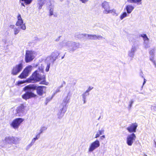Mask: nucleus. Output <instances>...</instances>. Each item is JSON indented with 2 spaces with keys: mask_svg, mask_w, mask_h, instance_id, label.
<instances>
[{
  "mask_svg": "<svg viewBox=\"0 0 156 156\" xmlns=\"http://www.w3.org/2000/svg\"><path fill=\"white\" fill-rule=\"evenodd\" d=\"M45 79V76H41V75L40 74L39 71L36 70L33 73L31 76L27 80V81L28 83H33L43 80L41 82L40 84L47 85Z\"/></svg>",
  "mask_w": 156,
  "mask_h": 156,
  "instance_id": "f257e3e1",
  "label": "nucleus"
},
{
  "mask_svg": "<svg viewBox=\"0 0 156 156\" xmlns=\"http://www.w3.org/2000/svg\"><path fill=\"white\" fill-rule=\"evenodd\" d=\"M36 87L34 85H28L23 88V90L26 93L22 95V98L27 100L31 98H35L37 95L33 92V91L36 89Z\"/></svg>",
  "mask_w": 156,
  "mask_h": 156,
  "instance_id": "f03ea898",
  "label": "nucleus"
},
{
  "mask_svg": "<svg viewBox=\"0 0 156 156\" xmlns=\"http://www.w3.org/2000/svg\"><path fill=\"white\" fill-rule=\"evenodd\" d=\"M17 21L16 25L18 27H20V28L21 30H25L26 29V26L25 23H24L22 19L21 15L19 13L17 16Z\"/></svg>",
  "mask_w": 156,
  "mask_h": 156,
  "instance_id": "7ed1b4c3",
  "label": "nucleus"
},
{
  "mask_svg": "<svg viewBox=\"0 0 156 156\" xmlns=\"http://www.w3.org/2000/svg\"><path fill=\"white\" fill-rule=\"evenodd\" d=\"M5 144L4 145L6 147H8V144H17L19 143V139L13 137H7L5 140Z\"/></svg>",
  "mask_w": 156,
  "mask_h": 156,
  "instance_id": "20e7f679",
  "label": "nucleus"
},
{
  "mask_svg": "<svg viewBox=\"0 0 156 156\" xmlns=\"http://www.w3.org/2000/svg\"><path fill=\"white\" fill-rule=\"evenodd\" d=\"M24 120V119L21 118L16 119L10 124V126L15 129H17Z\"/></svg>",
  "mask_w": 156,
  "mask_h": 156,
  "instance_id": "39448f33",
  "label": "nucleus"
},
{
  "mask_svg": "<svg viewBox=\"0 0 156 156\" xmlns=\"http://www.w3.org/2000/svg\"><path fill=\"white\" fill-rule=\"evenodd\" d=\"M100 146V143L99 141L97 140H96L90 144L88 148V152L90 153L93 152Z\"/></svg>",
  "mask_w": 156,
  "mask_h": 156,
  "instance_id": "423d86ee",
  "label": "nucleus"
},
{
  "mask_svg": "<svg viewBox=\"0 0 156 156\" xmlns=\"http://www.w3.org/2000/svg\"><path fill=\"white\" fill-rule=\"evenodd\" d=\"M136 136L134 133L128 135L126 138V143L129 146H131L135 140Z\"/></svg>",
  "mask_w": 156,
  "mask_h": 156,
  "instance_id": "0eeeda50",
  "label": "nucleus"
},
{
  "mask_svg": "<svg viewBox=\"0 0 156 156\" xmlns=\"http://www.w3.org/2000/svg\"><path fill=\"white\" fill-rule=\"evenodd\" d=\"M67 109V108L66 105L61 104L60 105L59 112L57 114V116L59 119H61L63 117Z\"/></svg>",
  "mask_w": 156,
  "mask_h": 156,
  "instance_id": "6e6552de",
  "label": "nucleus"
},
{
  "mask_svg": "<svg viewBox=\"0 0 156 156\" xmlns=\"http://www.w3.org/2000/svg\"><path fill=\"white\" fill-rule=\"evenodd\" d=\"M35 52L34 51H27L26 52L25 60L26 62H28L33 60L34 58Z\"/></svg>",
  "mask_w": 156,
  "mask_h": 156,
  "instance_id": "1a4fd4ad",
  "label": "nucleus"
},
{
  "mask_svg": "<svg viewBox=\"0 0 156 156\" xmlns=\"http://www.w3.org/2000/svg\"><path fill=\"white\" fill-rule=\"evenodd\" d=\"M59 55V54L58 52L55 51L52 52L50 56L47 58L45 61L50 62L53 63L56 60Z\"/></svg>",
  "mask_w": 156,
  "mask_h": 156,
  "instance_id": "9d476101",
  "label": "nucleus"
},
{
  "mask_svg": "<svg viewBox=\"0 0 156 156\" xmlns=\"http://www.w3.org/2000/svg\"><path fill=\"white\" fill-rule=\"evenodd\" d=\"M140 36L143 38V46L145 49H147L150 47V39L147 37L146 34H143L140 35Z\"/></svg>",
  "mask_w": 156,
  "mask_h": 156,
  "instance_id": "9b49d317",
  "label": "nucleus"
},
{
  "mask_svg": "<svg viewBox=\"0 0 156 156\" xmlns=\"http://www.w3.org/2000/svg\"><path fill=\"white\" fill-rule=\"evenodd\" d=\"M23 65L22 63H20L13 67L12 71V74L14 75H16L20 73L23 69Z\"/></svg>",
  "mask_w": 156,
  "mask_h": 156,
  "instance_id": "f8f14e48",
  "label": "nucleus"
},
{
  "mask_svg": "<svg viewBox=\"0 0 156 156\" xmlns=\"http://www.w3.org/2000/svg\"><path fill=\"white\" fill-rule=\"evenodd\" d=\"M101 6L104 9L103 11V13L107 14L108 12L110 9L109 3L106 1H104L102 3Z\"/></svg>",
  "mask_w": 156,
  "mask_h": 156,
  "instance_id": "ddd939ff",
  "label": "nucleus"
},
{
  "mask_svg": "<svg viewBox=\"0 0 156 156\" xmlns=\"http://www.w3.org/2000/svg\"><path fill=\"white\" fill-rule=\"evenodd\" d=\"M71 44V41H68L65 40L60 42L59 45L62 48H64L69 49V48L70 47Z\"/></svg>",
  "mask_w": 156,
  "mask_h": 156,
  "instance_id": "4468645a",
  "label": "nucleus"
},
{
  "mask_svg": "<svg viewBox=\"0 0 156 156\" xmlns=\"http://www.w3.org/2000/svg\"><path fill=\"white\" fill-rule=\"evenodd\" d=\"M46 87L44 86L38 87L36 90L37 94L40 96H42L46 93Z\"/></svg>",
  "mask_w": 156,
  "mask_h": 156,
  "instance_id": "2eb2a0df",
  "label": "nucleus"
},
{
  "mask_svg": "<svg viewBox=\"0 0 156 156\" xmlns=\"http://www.w3.org/2000/svg\"><path fill=\"white\" fill-rule=\"evenodd\" d=\"M137 126L138 125L136 123H132L127 128V129L129 133H135Z\"/></svg>",
  "mask_w": 156,
  "mask_h": 156,
  "instance_id": "dca6fc26",
  "label": "nucleus"
},
{
  "mask_svg": "<svg viewBox=\"0 0 156 156\" xmlns=\"http://www.w3.org/2000/svg\"><path fill=\"white\" fill-rule=\"evenodd\" d=\"M80 46V44L78 43L71 42L70 47L69 48L70 52H73L76 49L78 48Z\"/></svg>",
  "mask_w": 156,
  "mask_h": 156,
  "instance_id": "f3484780",
  "label": "nucleus"
},
{
  "mask_svg": "<svg viewBox=\"0 0 156 156\" xmlns=\"http://www.w3.org/2000/svg\"><path fill=\"white\" fill-rule=\"evenodd\" d=\"M25 107H26L23 105H21L17 108L16 109V112L17 113L19 114V115L24 112Z\"/></svg>",
  "mask_w": 156,
  "mask_h": 156,
  "instance_id": "a211bd4d",
  "label": "nucleus"
},
{
  "mask_svg": "<svg viewBox=\"0 0 156 156\" xmlns=\"http://www.w3.org/2000/svg\"><path fill=\"white\" fill-rule=\"evenodd\" d=\"M83 37H85L89 39L96 40V35H89L87 34H82L80 35Z\"/></svg>",
  "mask_w": 156,
  "mask_h": 156,
  "instance_id": "6ab92c4d",
  "label": "nucleus"
},
{
  "mask_svg": "<svg viewBox=\"0 0 156 156\" xmlns=\"http://www.w3.org/2000/svg\"><path fill=\"white\" fill-rule=\"evenodd\" d=\"M134 9V6L131 5H128L126 7V9L128 14L130 13Z\"/></svg>",
  "mask_w": 156,
  "mask_h": 156,
  "instance_id": "aec40b11",
  "label": "nucleus"
},
{
  "mask_svg": "<svg viewBox=\"0 0 156 156\" xmlns=\"http://www.w3.org/2000/svg\"><path fill=\"white\" fill-rule=\"evenodd\" d=\"M111 13L112 15L115 16H118L119 15V13L115 9H110L107 13V14Z\"/></svg>",
  "mask_w": 156,
  "mask_h": 156,
  "instance_id": "412c9836",
  "label": "nucleus"
},
{
  "mask_svg": "<svg viewBox=\"0 0 156 156\" xmlns=\"http://www.w3.org/2000/svg\"><path fill=\"white\" fill-rule=\"evenodd\" d=\"M33 0H20V2L21 4V5L24 7H25V4L23 2H24L26 5L30 4L32 2Z\"/></svg>",
  "mask_w": 156,
  "mask_h": 156,
  "instance_id": "4be33fe9",
  "label": "nucleus"
},
{
  "mask_svg": "<svg viewBox=\"0 0 156 156\" xmlns=\"http://www.w3.org/2000/svg\"><path fill=\"white\" fill-rule=\"evenodd\" d=\"M29 74L24 69L22 73L18 76L21 79L26 78L28 76Z\"/></svg>",
  "mask_w": 156,
  "mask_h": 156,
  "instance_id": "5701e85b",
  "label": "nucleus"
},
{
  "mask_svg": "<svg viewBox=\"0 0 156 156\" xmlns=\"http://www.w3.org/2000/svg\"><path fill=\"white\" fill-rule=\"evenodd\" d=\"M70 99V96L69 95V93H68L66 96L64 98L63 100V103L62 104L66 105L68 103Z\"/></svg>",
  "mask_w": 156,
  "mask_h": 156,
  "instance_id": "b1692460",
  "label": "nucleus"
},
{
  "mask_svg": "<svg viewBox=\"0 0 156 156\" xmlns=\"http://www.w3.org/2000/svg\"><path fill=\"white\" fill-rule=\"evenodd\" d=\"M127 1L132 3H137V4H141L142 0H127Z\"/></svg>",
  "mask_w": 156,
  "mask_h": 156,
  "instance_id": "393cba45",
  "label": "nucleus"
},
{
  "mask_svg": "<svg viewBox=\"0 0 156 156\" xmlns=\"http://www.w3.org/2000/svg\"><path fill=\"white\" fill-rule=\"evenodd\" d=\"M44 65V62H42L39 64L38 69L40 71H41V73L43 72Z\"/></svg>",
  "mask_w": 156,
  "mask_h": 156,
  "instance_id": "a878e982",
  "label": "nucleus"
},
{
  "mask_svg": "<svg viewBox=\"0 0 156 156\" xmlns=\"http://www.w3.org/2000/svg\"><path fill=\"white\" fill-rule=\"evenodd\" d=\"M89 93H87L85 91L82 95L83 100V104H85L86 103V97L89 95Z\"/></svg>",
  "mask_w": 156,
  "mask_h": 156,
  "instance_id": "bb28decb",
  "label": "nucleus"
},
{
  "mask_svg": "<svg viewBox=\"0 0 156 156\" xmlns=\"http://www.w3.org/2000/svg\"><path fill=\"white\" fill-rule=\"evenodd\" d=\"M154 55H150L149 58L150 60L153 63L154 67L156 68V62L154 58Z\"/></svg>",
  "mask_w": 156,
  "mask_h": 156,
  "instance_id": "cd10ccee",
  "label": "nucleus"
},
{
  "mask_svg": "<svg viewBox=\"0 0 156 156\" xmlns=\"http://www.w3.org/2000/svg\"><path fill=\"white\" fill-rule=\"evenodd\" d=\"M128 16L127 13L126 12H123L120 16L119 18L121 20H122L124 18H126Z\"/></svg>",
  "mask_w": 156,
  "mask_h": 156,
  "instance_id": "c85d7f7f",
  "label": "nucleus"
},
{
  "mask_svg": "<svg viewBox=\"0 0 156 156\" xmlns=\"http://www.w3.org/2000/svg\"><path fill=\"white\" fill-rule=\"evenodd\" d=\"M20 30H21V29L20 28V27H19L18 28L16 27L14 28L13 29L14 34V35H17L20 32Z\"/></svg>",
  "mask_w": 156,
  "mask_h": 156,
  "instance_id": "c756f323",
  "label": "nucleus"
},
{
  "mask_svg": "<svg viewBox=\"0 0 156 156\" xmlns=\"http://www.w3.org/2000/svg\"><path fill=\"white\" fill-rule=\"evenodd\" d=\"M40 134H37L36 135L35 137L34 138L31 140V144L33 145L36 140H38L40 137Z\"/></svg>",
  "mask_w": 156,
  "mask_h": 156,
  "instance_id": "7c9ffc66",
  "label": "nucleus"
},
{
  "mask_svg": "<svg viewBox=\"0 0 156 156\" xmlns=\"http://www.w3.org/2000/svg\"><path fill=\"white\" fill-rule=\"evenodd\" d=\"M33 67L31 66H29L27 67L24 70L26 71L28 74L32 70Z\"/></svg>",
  "mask_w": 156,
  "mask_h": 156,
  "instance_id": "2f4dec72",
  "label": "nucleus"
},
{
  "mask_svg": "<svg viewBox=\"0 0 156 156\" xmlns=\"http://www.w3.org/2000/svg\"><path fill=\"white\" fill-rule=\"evenodd\" d=\"M44 4V2L42 0H40L38 2V4L39 5L38 9H41L42 7V6Z\"/></svg>",
  "mask_w": 156,
  "mask_h": 156,
  "instance_id": "473e14b6",
  "label": "nucleus"
},
{
  "mask_svg": "<svg viewBox=\"0 0 156 156\" xmlns=\"http://www.w3.org/2000/svg\"><path fill=\"white\" fill-rule=\"evenodd\" d=\"M53 10L54 9L53 8H50L49 11V16H51L53 15L54 17H56V15H54L53 13Z\"/></svg>",
  "mask_w": 156,
  "mask_h": 156,
  "instance_id": "72a5a7b5",
  "label": "nucleus"
},
{
  "mask_svg": "<svg viewBox=\"0 0 156 156\" xmlns=\"http://www.w3.org/2000/svg\"><path fill=\"white\" fill-rule=\"evenodd\" d=\"M47 129V128L45 126H43L41 127L40 130V132L38 134H39L40 135L41 133H42L43 131L46 130Z\"/></svg>",
  "mask_w": 156,
  "mask_h": 156,
  "instance_id": "f704fd0d",
  "label": "nucleus"
},
{
  "mask_svg": "<svg viewBox=\"0 0 156 156\" xmlns=\"http://www.w3.org/2000/svg\"><path fill=\"white\" fill-rule=\"evenodd\" d=\"M48 62L47 63V66L45 69V71L48 72L49 71V69L50 67V66L51 65V62Z\"/></svg>",
  "mask_w": 156,
  "mask_h": 156,
  "instance_id": "c9c22d12",
  "label": "nucleus"
},
{
  "mask_svg": "<svg viewBox=\"0 0 156 156\" xmlns=\"http://www.w3.org/2000/svg\"><path fill=\"white\" fill-rule=\"evenodd\" d=\"M154 53H155L154 48L151 49L149 51V53L150 55H154Z\"/></svg>",
  "mask_w": 156,
  "mask_h": 156,
  "instance_id": "e433bc0d",
  "label": "nucleus"
},
{
  "mask_svg": "<svg viewBox=\"0 0 156 156\" xmlns=\"http://www.w3.org/2000/svg\"><path fill=\"white\" fill-rule=\"evenodd\" d=\"M134 55V53L133 52L129 50L128 51V55L132 58H133Z\"/></svg>",
  "mask_w": 156,
  "mask_h": 156,
  "instance_id": "4c0bfd02",
  "label": "nucleus"
},
{
  "mask_svg": "<svg viewBox=\"0 0 156 156\" xmlns=\"http://www.w3.org/2000/svg\"><path fill=\"white\" fill-rule=\"evenodd\" d=\"M134 102V101L133 100H131L129 102V104L128 106V108L129 109H130L132 106V105Z\"/></svg>",
  "mask_w": 156,
  "mask_h": 156,
  "instance_id": "58836bf2",
  "label": "nucleus"
},
{
  "mask_svg": "<svg viewBox=\"0 0 156 156\" xmlns=\"http://www.w3.org/2000/svg\"><path fill=\"white\" fill-rule=\"evenodd\" d=\"M135 53L136 50V48L135 46H133L130 50Z\"/></svg>",
  "mask_w": 156,
  "mask_h": 156,
  "instance_id": "ea45409f",
  "label": "nucleus"
},
{
  "mask_svg": "<svg viewBox=\"0 0 156 156\" xmlns=\"http://www.w3.org/2000/svg\"><path fill=\"white\" fill-rule=\"evenodd\" d=\"M103 38V37L102 36L99 35H96V40L97 39H98V40H100L102 39Z\"/></svg>",
  "mask_w": 156,
  "mask_h": 156,
  "instance_id": "a19ab883",
  "label": "nucleus"
},
{
  "mask_svg": "<svg viewBox=\"0 0 156 156\" xmlns=\"http://www.w3.org/2000/svg\"><path fill=\"white\" fill-rule=\"evenodd\" d=\"M100 135L104 134V129H101L100 130H99L98 132Z\"/></svg>",
  "mask_w": 156,
  "mask_h": 156,
  "instance_id": "79ce46f5",
  "label": "nucleus"
},
{
  "mask_svg": "<svg viewBox=\"0 0 156 156\" xmlns=\"http://www.w3.org/2000/svg\"><path fill=\"white\" fill-rule=\"evenodd\" d=\"M26 82H27V80H26L25 81H19L18 82V85H20V84H21L23 83Z\"/></svg>",
  "mask_w": 156,
  "mask_h": 156,
  "instance_id": "37998d69",
  "label": "nucleus"
},
{
  "mask_svg": "<svg viewBox=\"0 0 156 156\" xmlns=\"http://www.w3.org/2000/svg\"><path fill=\"white\" fill-rule=\"evenodd\" d=\"M33 145L31 143L29 145H28L26 148V149L27 150H28Z\"/></svg>",
  "mask_w": 156,
  "mask_h": 156,
  "instance_id": "c03bdc74",
  "label": "nucleus"
},
{
  "mask_svg": "<svg viewBox=\"0 0 156 156\" xmlns=\"http://www.w3.org/2000/svg\"><path fill=\"white\" fill-rule=\"evenodd\" d=\"M93 87H89L88 89L86 90V92L87 93H89V92L93 89Z\"/></svg>",
  "mask_w": 156,
  "mask_h": 156,
  "instance_id": "a18cd8bd",
  "label": "nucleus"
},
{
  "mask_svg": "<svg viewBox=\"0 0 156 156\" xmlns=\"http://www.w3.org/2000/svg\"><path fill=\"white\" fill-rule=\"evenodd\" d=\"M151 109L152 110L156 111V106H152L151 107Z\"/></svg>",
  "mask_w": 156,
  "mask_h": 156,
  "instance_id": "49530a36",
  "label": "nucleus"
},
{
  "mask_svg": "<svg viewBox=\"0 0 156 156\" xmlns=\"http://www.w3.org/2000/svg\"><path fill=\"white\" fill-rule=\"evenodd\" d=\"M82 3L85 4L87 3L88 1V0H79Z\"/></svg>",
  "mask_w": 156,
  "mask_h": 156,
  "instance_id": "de8ad7c7",
  "label": "nucleus"
},
{
  "mask_svg": "<svg viewBox=\"0 0 156 156\" xmlns=\"http://www.w3.org/2000/svg\"><path fill=\"white\" fill-rule=\"evenodd\" d=\"M100 134L98 132L95 135V138H97L99 136H100Z\"/></svg>",
  "mask_w": 156,
  "mask_h": 156,
  "instance_id": "09e8293b",
  "label": "nucleus"
},
{
  "mask_svg": "<svg viewBox=\"0 0 156 156\" xmlns=\"http://www.w3.org/2000/svg\"><path fill=\"white\" fill-rule=\"evenodd\" d=\"M9 27L11 28V29H14V28H15L16 27H15V25H10L9 26Z\"/></svg>",
  "mask_w": 156,
  "mask_h": 156,
  "instance_id": "8fccbe9b",
  "label": "nucleus"
},
{
  "mask_svg": "<svg viewBox=\"0 0 156 156\" xmlns=\"http://www.w3.org/2000/svg\"><path fill=\"white\" fill-rule=\"evenodd\" d=\"M146 81H147V80L145 79H144V82H143V84L142 86V88L143 87V86L144 85V84L146 83Z\"/></svg>",
  "mask_w": 156,
  "mask_h": 156,
  "instance_id": "3c124183",
  "label": "nucleus"
},
{
  "mask_svg": "<svg viewBox=\"0 0 156 156\" xmlns=\"http://www.w3.org/2000/svg\"><path fill=\"white\" fill-rule=\"evenodd\" d=\"M105 135H103L101 137V139H103V138H105Z\"/></svg>",
  "mask_w": 156,
  "mask_h": 156,
  "instance_id": "603ef678",
  "label": "nucleus"
},
{
  "mask_svg": "<svg viewBox=\"0 0 156 156\" xmlns=\"http://www.w3.org/2000/svg\"><path fill=\"white\" fill-rule=\"evenodd\" d=\"M155 147H156V142H155Z\"/></svg>",
  "mask_w": 156,
  "mask_h": 156,
  "instance_id": "864d4df0",
  "label": "nucleus"
},
{
  "mask_svg": "<svg viewBox=\"0 0 156 156\" xmlns=\"http://www.w3.org/2000/svg\"><path fill=\"white\" fill-rule=\"evenodd\" d=\"M46 100H48V98H46Z\"/></svg>",
  "mask_w": 156,
  "mask_h": 156,
  "instance_id": "5fc2aeb1",
  "label": "nucleus"
},
{
  "mask_svg": "<svg viewBox=\"0 0 156 156\" xmlns=\"http://www.w3.org/2000/svg\"><path fill=\"white\" fill-rule=\"evenodd\" d=\"M145 156H147V155H145Z\"/></svg>",
  "mask_w": 156,
  "mask_h": 156,
  "instance_id": "6e6d98bb",
  "label": "nucleus"
}]
</instances>
